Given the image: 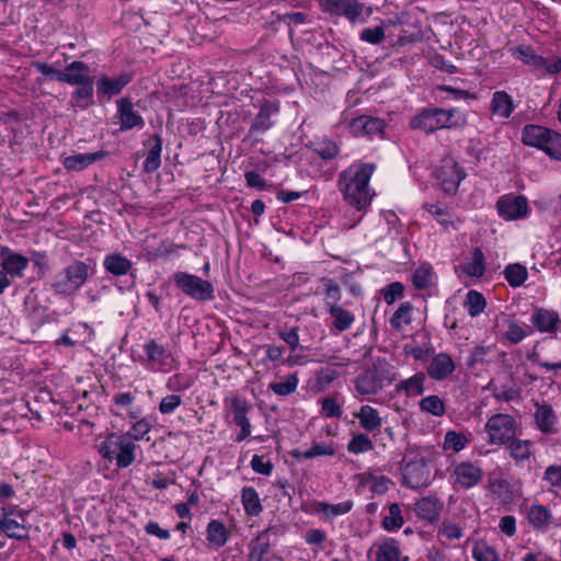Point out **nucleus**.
<instances>
[{
  "label": "nucleus",
  "instance_id": "1",
  "mask_svg": "<svg viewBox=\"0 0 561 561\" xmlns=\"http://www.w3.org/2000/svg\"><path fill=\"white\" fill-rule=\"evenodd\" d=\"M375 171L373 163L352 164L339 174L337 187L344 199L357 210L365 209L373 199L369 181Z\"/></svg>",
  "mask_w": 561,
  "mask_h": 561
},
{
  "label": "nucleus",
  "instance_id": "2",
  "mask_svg": "<svg viewBox=\"0 0 561 561\" xmlns=\"http://www.w3.org/2000/svg\"><path fill=\"white\" fill-rule=\"evenodd\" d=\"M456 108L445 110L440 107L423 108L419 114L413 116L410 121V126L413 129H419L425 134H432L443 128H457L466 124L465 116H457Z\"/></svg>",
  "mask_w": 561,
  "mask_h": 561
},
{
  "label": "nucleus",
  "instance_id": "3",
  "mask_svg": "<svg viewBox=\"0 0 561 561\" xmlns=\"http://www.w3.org/2000/svg\"><path fill=\"white\" fill-rule=\"evenodd\" d=\"M522 141L526 146L543 150L553 159L561 160V134L539 125H526Z\"/></svg>",
  "mask_w": 561,
  "mask_h": 561
},
{
  "label": "nucleus",
  "instance_id": "4",
  "mask_svg": "<svg viewBox=\"0 0 561 561\" xmlns=\"http://www.w3.org/2000/svg\"><path fill=\"white\" fill-rule=\"evenodd\" d=\"M89 265L75 261L61 270L54 279L53 288L59 295L69 296L78 290L89 276Z\"/></svg>",
  "mask_w": 561,
  "mask_h": 561
},
{
  "label": "nucleus",
  "instance_id": "5",
  "mask_svg": "<svg viewBox=\"0 0 561 561\" xmlns=\"http://www.w3.org/2000/svg\"><path fill=\"white\" fill-rule=\"evenodd\" d=\"M175 286L186 296L197 300L207 301L214 298V286L210 282L186 272L173 275Z\"/></svg>",
  "mask_w": 561,
  "mask_h": 561
},
{
  "label": "nucleus",
  "instance_id": "6",
  "mask_svg": "<svg viewBox=\"0 0 561 561\" xmlns=\"http://www.w3.org/2000/svg\"><path fill=\"white\" fill-rule=\"evenodd\" d=\"M517 428L516 420L504 413L492 415L485 423L489 442L494 445H506L516 436Z\"/></svg>",
  "mask_w": 561,
  "mask_h": 561
},
{
  "label": "nucleus",
  "instance_id": "7",
  "mask_svg": "<svg viewBox=\"0 0 561 561\" xmlns=\"http://www.w3.org/2000/svg\"><path fill=\"white\" fill-rule=\"evenodd\" d=\"M321 11L331 16H344L355 23L363 14L364 4L358 0H318Z\"/></svg>",
  "mask_w": 561,
  "mask_h": 561
},
{
  "label": "nucleus",
  "instance_id": "8",
  "mask_svg": "<svg viewBox=\"0 0 561 561\" xmlns=\"http://www.w3.org/2000/svg\"><path fill=\"white\" fill-rule=\"evenodd\" d=\"M403 483L411 489L425 488L431 483V472L424 457L409 461L403 468Z\"/></svg>",
  "mask_w": 561,
  "mask_h": 561
},
{
  "label": "nucleus",
  "instance_id": "9",
  "mask_svg": "<svg viewBox=\"0 0 561 561\" xmlns=\"http://www.w3.org/2000/svg\"><path fill=\"white\" fill-rule=\"evenodd\" d=\"M435 178L445 193L454 194L457 192L460 182L465 178V172L457 162L446 160L435 171Z\"/></svg>",
  "mask_w": 561,
  "mask_h": 561
},
{
  "label": "nucleus",
  "instance_id": "10",
  "mask_svg": "<svg viewBox=\"0 0 561 561\" xmlns=\"http://www.w3.org/2000/svg\"><path fill=\"white\" fill-rule=\"evenodd\" d=\"M499 215L505 219H519L527 215V199L519 196H503L496 203Z\"/></svg>",
  "mask_w": 561,
  "mask_h": 561
},
{
  "label": "nucleus",
  "instance_id": "11",
  "mask_svg": "<svg viewBox=\"0 0 561 561\" xmlns=\"http://www.w3.org/2000/svg\"><path fill=\"white\" fill-rule=\"evenodd\" d=\"M115 117L121 124V130H129L135 127L142 128L145 125L144 118L134 110L133 102L128 98H122L117 101Z\"/></svg>",
  "mask_w": 561,
  "mask_h": 561
},
{
  "label": "nucleus",
  "instance_id": "12",
  "mask_svg": "<svg viewBox=\"0 0 561 561\" xmlns=\"http://www.w3.org/2000/svg\"><path fill=\"white\" fill-rule=\"evenodd\" d=\"M231 408L233 412V421L236 425L241 428L240 433L236 437V442L240 443L251 434V424L247 417L248 412L251 410V405L245 399L233 397L231 399Z\"/></svg>",
  "mask_w": 561,
  "mask_h": 561
},
{
  "label": "nucleus",
  "instance_id": "13",
  "mask_svg": "<svg viewBox=\"0 0 561 561\" xmlns=\"http://www.w3.org/2000/svg\"><path fill=\"white\" fill-rule=\"evenodd\" d=\"M455 368L456 365L451 356L448 353L442 352L432 357L426 373L432 379L442 381L451 375Z\"/></svg>",
  "mask_w": 561,
  "mask_h": 561
},
{
  "label": "nucleus",
  "instance_id": "14",
  "mask_svg": "<svg viewBox=\"0 0 561 561\" xmlns=\"http://www.w3.org/2000/svg\"><path fill=\"white\" fill-rule=\"evenodd\" d=\"M1 270L11 278H21L28 266V259L20 253H12L9 249L1 251Z\"/></svg>",
  "mask_w": 561,
  "mask_h": 561
},
{
  "label": "nucleus",
  "instance_id": "15",
  "mask_svg": "<svg viewBox=\"0 0 561 561\" xmlns=\"http://www.w3.org/2000/svg\"><path fill=\"white\" fill-rule=\"evenodd\" d=\"M453 474L455 476L456 483L465 489H470L481 481L483 471L472 462H461L455 467Z\"/></svg>",
  "mask_w": 561,
  "mask_h": 561
},
{
  "label": "nucleus",
  "instance_id": "16",
  "mask_svg": "<svg viewBox=\"0 0 561 561\" xmlns=\"http://www.w3.org/2000/svg\"><path fill=\"white\" fill-rule=\"evenodd\" d=\"M383 387V378L376 368L362 373L355 381V388L363 396L376 394Z\"/></svg>",
  "mask_w": 561,
  "mask_h": 561
},
{
  "label": "nucleus",
  "instance_id": "17",
  "mask_svg": "<svg viewBox=\"0 0 561 561\" xmlns=\"http://www.w3.org/2000/svg\"><path fill=\"white\" fill-rule=\"evenodd\" d=\"M385 126L382 119L371 116H359L350 124L352 134L357 137L379 135L383 131Z\"/></svg>",
  "mask_w": 561,
  "mask_h": 561
},
{
  "label": "nucleus",
  "instance_id": "18",
  "mask_svg": "<svg viewBox=\"0 0 561 561\" xmlns=\"http://www.w3.org/2000/svg\"><path fill=\"white\" fill-rule=\"evenodd\" d=\"M144 146L148 148L144 171L150 174L156 172L161 165L162 138L160 135L153 134L144 141Z\"/></svg>",
  "mask_w": 561,
  "mask_h": 561
},
{
  "label": "nucleus",
  "instance_id": "19",
  "mask_svg": "<svg viewBox=\"0 0 561 561\" xmlns=\"http://www.w3.org/2000/svg\"><path fill=\"white\" fill-rule=\"evenodd\" d=\"M444 504L436 496H425L415 503L416 515L430 523L438 520Z\"/></svg>",
  "mask_w": 561,
  "mask_h": 561
},
{
  "label": "nucleus",
  "instance_id": "20",
  "mask_svg": "<svg viewBox=\"0 0 561 561\" xmlns=\"http://www.w3.org/2000/svg\"><path fill=\"white\" fill-rule=\"evenodd\" d=\"M531 322L540 332L553 333L560 324L559 314L542 308H535Z\"/></svg>",
  "mask_w": 561,
  "mask_h": 561
},
{
  "label": "nucleus",
  "instance_id": "21",
  "mask_svg": "<svg viewBox=\"0 0 561 561\" xmlns=\"http://www.w3.org/2000/svg\"><path fill=\"white\" fill-rule=\"evenodd\" d=\"M91 78L89 67L83 61H72L62 70L60 82L77 85L87 82Z\"/></svg>",
  "mask_w": 561,
  "mask_h": 561
},
{
  "label": "nucleus",
  "instance_id": "22",
  "mask_svg": "<svg viewBox=\"0 0 561 561\" xmlns=\"http://www.w3.org/2000/svg\"><path fill=\"white\" fill-rule=\"evenodd\" d=\"M536 407L535 422L539 431L543 434L554 433L557 416L551 405L536 403Z\"/></svg>",
  "mask_w": 561,
  "mask_h": 561
},
{
  "label": "nucleus",
  "instance_id": "23",
  "mask_svg": "<svg viewBox=\"0 0 561 561\" xmlns=\"http://www.w3.org/2000/svg\"><path fill=\"white\" fill-rule=\"evenodd\" d=\"M527 519L535 529L545 530L550 525L552 515L548 507L533 504L527 511Z\"/></svg>",
  "mask_w": 561,
  "mask_h": 561
},
{
  "label": "nucleus",
  "instance_id": "24",
  "mask_svg": "<svg viewBox=\"0 0 561 561\" xmlns=\"http://www.w3.org/2000/svg\"><path fill=\"white\" fill-rule=\"evenodd\" d=\"M354 417L359 421L360 426L367 432H374L382 424L378 411L370 405H363L358 412L354 413Z\"/></svg>",
  "mask_w": 561,
  "mask_h": 561
},
{
  "label": "nucleus",
  "instance_id": "25",
  "mask_svg": "<svg viewBox=\"0 0 561 561\" xmlns=\"http://www.w3.org/2000/svg\"><path fill=\"white\" fill-rule=\"evenodd\" d=\"M104 156L102 150L92 153H78L68 156L64 160L67 170L80 171L100 160Z\"/></svg>",
  "mask_w": 561,
  "mask_h": 561
},
{
  "label": "nucleus",
  "instance_id": "26",
  "mask_svg": "<svg viewBox=\"0 0 561 561\" xmlns=\"http://www.w3.org/2000/svg\"><path fill=\"white\" fill-rule=\"evenodd\" d=\"M491 111L502 118H508L514 111L513 99L505 91L494 92L491 101Z\"/></svg>",
  "mask_w": 561,
  "mask_h": 561
},
{
  "label": "nucleus",
  "instance_id": "27",
  "mask_svg": "<svg viewBox=\"0 0 561 561\" xmlns=\"http://www.w3.org/2000/svg\"><path fill=\"white\" fill-rule=\"evenodd\" d=\"M118 453L115 455L116 463L119 468H127L135 460L136 445L126 436L117 437Z\"/></svg>",
  "mask_w": 561,
  "mask_h": 561
},
{
  "label": "nucleus",
  "instance_id": "28",
  "mask_svg": "<svg viewBox=\"0 0 561 561\" xmlns=\"http://www.w3.org/2000/svg\"><path fill=\"white\" fill-rule=\"evenodd\" d=\"M277 112H278V108L276 106H274L270 102H265L261 106L259 114L254 118V121H253V123L251 125L250 131L251 133H253V131L264 133L267 129H270L273 126V122L271 121V116L274 113H277Z\"/></svg>",
  "mask_w": 561,
  "mask_h": 561
},
{
  "label": "nucleus",
  "instance_id": "29",
  "mask_svg": "<svg viewBox=\"0 0 561 561\" xmlns=\"http://www.w3.org/2000/svg\"><path fill=\"white\" fill-rule=\"evenodd\" d=\"M353 501L347 500L337 504H330L327 502H316L314 512L322 513L325 518L333 519L336 516L347 514L353 508Z\"/></svg>",
  "mask_w": 561,
  "mask_h": 561
},
{
  "label": "nucleus",
  "instance_id": "30",
  "mask_svg": "<svg viewBox=\"0 0 561 561\" xmlns=\"http://www.w3.org/2000/svg\"><path fill=\"white\" fill-rule=\"evenodd\" d=\"M425 380V374L417 373L408 379L401 380L396 388L397 391H404L408 396H421L424 392Z\"/></svg>",
  "mask_w": 561,
  "mask_h": 561
},
{
  "label": "nucleus",
  "instance_id": "31",
  "mask_svg": "<svg viewBox=\"0 0 561 561\" xmlns=\"http://www.w3.org/2000/svg\"><path fill=\"white\" fill-rule=\"evenodd\" d=\"M329 313L334 319L333 325L334 328L340 331H346L351 328L352 323L354 322V316L342 308L339 305H334L330 302V308H328Z\"/></svg>",
  "mask_w": 561,
  "mask_h": 561
},
{
  "label": "nucleus",
  "instance_id": "32",
  "mask_svg": "<svg viewBox=\"0 0 561 561\" xmlns=\"http://www.w3.org/2000/svg\"><path fill=\"white\" fill-rule=\"evenodd\" d=\"M241 501L245 513L250 516H257L263 510L259 494L252 486H244L242 489Z\"/></svg>",
  "mask_w": 561,
  "mask_h": 561
},
{
  "label": "nucleus",
  "instance_id": "33",
  "mask_svg": "<svg viewBox=\"0 0 561 561\" xmlns=\"http://www.w3.org/2000/svg\"><path fill=\"white\" fill-rule=\"evenodd\" d=\"M504 277L511 287L522 286L528 277L526 266L519 263L508 264L503 271Z\"/></svg>",
  "mask_w": 561,
  "mask_h": 561
},
{
  "label": "nucleus",
  "instance_id": "34",
  "mask_svg": "<svg viewBox=\"0 0 561 561\" xmlns=\"http://www.w3.org/2000/svg\"><path fill=\"white\" fill-rule=\"evenodd\" d=\"M401 551L394 539H387L376 550V561H400Z\"/></svg>",
  "mask_w": 561,
  "mask_h": 561
},
{
  "label": "nucleus",
  "instance_id": "35",
  "mask_svg": "<svg viewBox=\"0 0 561 561\" xmlns=\"http://www.w3.org/2000/svg\"><path fill=\"white\" fill-rule=\"evenodd\" d=\"M510 456L516 461L527 460L531 456V442L527 439L513 438L507 444Z\"/></svg>",
  "mask_w": 561,
  "mask_h": 561
},
{
  "label": "nucleus",
  "instance_id": "36",
  "mask_svg": "<svg viewBox=\"0 0 561 561\" xmlns=\"http://www.w3.org/2000/svg\"><path fill=\"white\" fill-rule=\"evenodd\" d=\"M4 535L9 538L23 540L28 537V529L24 525V522L15 518H8L3 526L0 528Z\"/></svg>",
  "mask_w": 561,
  "mask_h": 561
},
{
  "label": "nucleus",
  "instance_id": "37",
  "mask_svg": "<svg viewBox=\"0 0 561 561\" xmlns=\"http://www.w3.org/2000/svg\"><path fill=\"white\" fill-rule=\"evenodd\" d=\"M131 270V262L118 254L114 253L111 255H107V272L115 275V276H122L127 275Z\"/></svg>",
  "mask_w": 561,
  "mask_h": 561
},
{
  "label": "nucleus",
  "instance_id": "38",
  "mask_svg": "<svg viewBox=\"0 0 561 561\" xmlns=\"http://www.w3.org/2000/svg\"><path fill=\"white\" fill-rule=\"evenodd\" d=\"M512 54L518 60L529 66L533 71H536L537 66L542 62V56H539L529 46H518L512 49Z\"/></svg>",
  "mask_w": 561,
  "mask_h": 561
},
{
  "label": "nucleus",
  "instance_id": "39",
  "mask_svg": "<svg viewBox=\"0 0 561 561\" xmlns=\"http://www.w3.org/2000/svg\"><path fill=\"white\" fill-rule=\"evenodd\" d=\"M133 71H122L117 76L107 78V98L119 94L122 90L133 81Z\"/></svg>",
  "mask_w": 561,
  "mask_h": 561
},
{
  "label": "nucleus",
  "instance_id": "40",
  "mask_svg": "<svg viewBox=\"0 0 561 561\" xmlns=\"http://www.w3.org/2000/svg\"><path fill=\"white\" fill-rule=\"evenodd\" d=\"M207 539L216 547H222L228 539L225 525L216 519L210 520L207 525Z\"/></svg>",
  "mask_w": 561,
  "mask_h": 561
},
{
  "label": "nucleus",
  "instance_id": "41",
  "mask_svg": "<svg viewBox=\"0 0 561 561\" xmlns=\"http://www.w3.org/2000/svg\"><path fill=\"white\" fill-rule=\"evenodd\" d=\"M382 527L388 531H393L402 527L404 518L401 506L398 503L389 505V514L382 519Z\"/></svg>",
  "mask_w": 561,
  "mask_h": 561
},
{
  "label": "nucleus",
  "instance_id": "42",
  "mask_svg": "<svg viewBox=\"0 0 561 561\" xmlns=\"http://www.w3.org/2000/svg\"><path fill=\"white\" fill-rule=\"evenodd\" d=\"M413 306L410 301L402 302L397 311L390 318V324L394 330L402 329L403 325H408L411 323V312Z\"/></svg>",
  "mask_w": 561,
  "mask_h": 561
},
{
  "label": "nucleus",
  "instance_id": "43",
  "mask_svg": "<svg viewBox=\"0 0 561 561\" xmlns=\"http://www.w3.org/2000/svg\"><path fill=\"white\" fill-rule=\"evenodd\" d=\"M79 88L72 93L73 105L87 107L93 95V78L84 83L77 84Z\"/></svg>",
  "mask_w": 561,
  "mask_h": 561
},
{
  "label": "nucleus",
  "instance_id": "44",
  "mask_svg": "<svg viewBox=\"0 0 561 561\" xmlns=\"http://www.w3.org/2000/svg\"><path fill=\"white\" fill-rule=\"evenodd\" d=\"M420 409L434 416H443L446 412L445 403L436 394L427 396L420 401Z\"/></svg>",
  "mask_w": 561,
  "mask_h": 561
},
{
  "label": "nucleus",
  "instance_id": "45",
  "mask_svg": "<svg viewBox=\"0 0 561 561\" xmlns=\"http://www.w3.org/2000/svg\"><path fill=\"white\" fill-rule=\"evenodd\" d=\"M468 313L471 317H477L483 312L486 306L484 296L477 290H469L465 302Z\"/></svg>",
  "mask_w": 561,
  "mask_h": 561
},
{
  "label": "nucleus",
  "instance_id": "46",
  "mask_svg": "<svg viewBox=\"0 0 561 561\" xmlns=\"http://www.w3.org/2000/svg\"><path fill=\"white\" fill-rule=\"evenodd\" d=\"M335 449L328 444H313L309 449L305 451H294L293 456L296 459H311L319 456H333Z\"/></svg>",
  "mask_w": 561,
  "mask_h": 561
},
{
  "label": "nucleus",
  "instance_id": "47",
  "mask_svg": "<svg viewBox=\"0 0 561 561\" xmlns=\"http://www.w3.org/2000/svg\"><path fill=\"white\" fill-rule=\"evenodd\" d=\"M423 208L428 211L444 228L454 226L453 216L448 213L446 207L439 204L425 203Z\"/></svg>",
  "mask_w": 561,
  "mask_h": 561
},
{
  "label": "nucleus",
  "instance_id": "48",
  "mask_svg": "<svg viewBox=\"0 0 561 561\" xmlns=\"http://www.w3.org/2000/svg\"><path fill=\"white\" fill-rule=\"evenodd\" d=\"M472 557L476 561H499V553L496 550L483 540L474 543Z\"/></svg>",
  "mask_w": 561,
  "mask_h": 561
},
{
  "label": "nucleus",
  "instance_id": "49",
  "mask_svg": "<svg viewBox=\"0 0 561 561\" xmlns=\"http://www.w3.org/2000/svg\"><path fill=\"white\" fill-rule=\"evenodd\" d=\"M298 386V378L296 374H289L286 376L284 381L272 382L270 389L277 396H289L296 391Z\"/></svg>",
  "mask_w": 561,
  "mask_h": 561
},
{
  "label": "nucleus",
  "instance_id": "50",
  "mask_svg": "<svg viewBox=\"0 0 561 561\" xmlns=\"http://www.w3.org/2000/svg\"><path fill=\"white\" fill-rule=\"evenodd\" d=\"M374 449V443L366 434H356L347 444V450L358 455Z\"/></svg>",
  "mask_w": 561,
  "mask_h": 561
},
{
  "label": "nucleus",
  "instance_id": "51",
  "mask_svg": "<svg viewBox=\"0 0 561 561\" xmlns=\"http://www.w3.org/2000/svg\"><path fill=\"white\" fill-rule=\"evenodd\" d=\"M433 271L430 265H421L412 276V283L417 289H426L432 285Z\"/></svg>",
  "mask_w": 561,
  "mask_h": 561
},
{
  "label": "nucleus",
  "instance_id": "52",
  "mask_svg": "<svg viewBox=\"0 0 561 561\" xmlns=\"http://www.w3.org/2000/svg\"><path fill=\"white\" fill-rule=\"evenodd\" d=\"M468 444V438L462 433L448 431L445 435L443 448L445 450H454L456 453L462 450Z\"/></svg>",
  "mask_w": 561,
  "mask_h": 561
},
{
  "label": "nucleus",
  "instance_id": "53",
  "mask_svg": "<svg viewBox=\"0 0 561 561\" xmlns=\"http://www.w3.org/2000/svg\"><path fill=\"white\" fill-rule=\"evenodd\" d=\"M490 491L503 500H512L511 483L504 478H491L489 480Z\"/></svg>",
  "mask_w": 561,
  "mask_h": 561
},
{
  "label": "nucleus",
  "instance_id": "54",
  "mask_svg": "<svg viewBox=\"0 0 561 561\" xmlns=\"http://www.w3.org/2000/svg\"><path fill=\"white\" fill-rule=\"evenodd\" d=\"M145 352L151 362L163 364L169 357L168 351L154 340L149 341L145 345Z\"/></svg>",
  "mask_w": 561,
  "mask_h": 561
},
{
  "label": "nucleus",
  "instance_id": "55",
  "mask_svg": "<svg viewBox=\"0 0 561 561\" xmlns=\"http://www.w3.org/2000/svg\"><path fill=\"white\" fill-rule=\"evenodd\" d=\"M484 254L481 249L476 248L472 253V261L466 267L467 274L470 276L480 277L484 273Z\"/></svg>",
  "mask_w": 561,
  "mask_h": 561
},
{
  "label": "nucleus",
  "instance_id": "56",
  "mask_svg": "<svg viewBox=\"0 0 561 561\" xmlns=\"http://www.w3.org/2000/svg\"><path fill=\"white\" fill-rule=\"evenodd\" d=\"M405 353L410 354L415 360L425 362L434 356V346L428 342L417 346H405Z\"/></svg>",
  "mask_w": 561,
  "mask_h": 561
},
{
  "label": "nucleus",
  "instance_id": "57",
  "mask_svg": "<svg viewBox=\"0 0 561 561\" xmlns=\"http://www.w3.org/2000/svg\"><path fill=\"white\" fill-rule=\"evenodd\" d=\"M343 413L341 404L333 397H325L321 400V414L325 417H341Z\"/></svg>",
  "mask_w": 561,
  "mask_h": 561
},
{
  "label": "nucleus",
  "instance_id": "58",
  "mask_svg": "<svg viewBox=\"0 0 561 561\" xmlns=\"http://www.w3.org/2000/svg\"><path fill=\"white\" fill-rule=\"evenodd\" d=\"M314 152L323 160H332L339 154V147L331 140H323L316 144Z\"/></svg>",
  "mask_w": 561,
  "mask_h": 561
},
{
  "label": "nucleus",
  "instance_id": "59",
  "mask_svg": "<svg viewBox=\"0 0 561 561\" xmlns=\"http://www.w3.org/2000/svg\"><path fill=\"white\" fill-rule=\"evenodd\" d=\"M561 71V58L552 56L550 58L542 57V62L537 66L536 72L540 75H556Z\"/></svg>",
  "mask_w": 561,
  "mask_h": 561
},
{
  "label": "nucleus",
  "instance_id": "60",
  "mask_svg": "<svg viewBox=\"0 0 561 561\" xmlns=\"http://www.w3.org/2000/svg\"><path fill=\"white\" fill-rule=\"evenodd\" d=\"M151 420L149 417H142L133 424L128 435L135 440H140L151 431Z\"/></svg>",
  "mask_w": 561,
  "mask_h": 561
},
{
  "label": "nucleus",
  "instance_id": "61",
  "mask_svg": "<svg viewBox=\"0 0 561 561\" xmlns=\"http://www.w3.org/2000/svg\"><path fill=\"white\" fill-rule=\"evenodd\" d=\"M182 404V397L179 394H169L161 399L159 411L161 414H171Z\"/></svg>",
  "mask_w": 561,
  "mask_h": 561
},
{
  "label": "nucleus",
  "instance_id": "62",
  "mask_svg": "<svg viewBox=\"0 0 561 561\" xmlns=\"http://www.w3.org/2000/svg\"><path fill=\"white\" fill-rule=\"evenodd\" d=\"M359 38L366 43L377 45L385 38V28L382 26L365 28L360 32Z\"/></svg>",
  "mask_w": 561,
  "mask_h": 561
},
{
  "label": "nucleus",
  "instance_id": "63",
  "mask_svg": "<svg viewBox=\"0 0 561 561\" xmlns=\"http://www.w3.org/2000/svg\"><path fill=\"white\" fill-rule=\"evenodd\" d=\"M527 336V332L518 323L508 321L507 331L504 333V337L513 344H517Z\"/></svg>",
  "mask_w": 561,
  "mask_h": 561
},
{
  "label": "nucleus",
  "instance_id": "64",
  "mask_svg": "<svg viewBox=\"0 0 561 561\" xmlns=\"http://www.w3.org/2000/svg\"><path fill=\"white\" fill-rule=\"evenodd\" d=\"M322 280L325 286V305L328 308H330V302L337 305V301L341 299L340 286L329 278H323Z\"/></svg>",
  "mask_w": 561,
  "mask_h": 561
}]
</instances>
